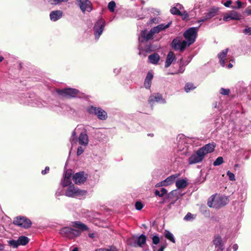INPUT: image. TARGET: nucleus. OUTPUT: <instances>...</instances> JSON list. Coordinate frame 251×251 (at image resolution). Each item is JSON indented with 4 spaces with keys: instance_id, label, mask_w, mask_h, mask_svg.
I'll return each mask as SVG.
<instances>
[{
    "instance_id": "nucleus-1",
    "label": "nucleus",
    "mask_w": 251,
    "mask_h": 251,
    "mask_svg": "<svg viewBox=\"0 0 251 251\" xmlns=\"http://www.w3.org/2000/svg\"><path fill=\"white\" fill-rule=\"evenodd\" d=\"M72 226L78 229H75L69 226H64L59 230V234L64 237L73 239L78 237L81 234V231H85L88 229L85 224L80 221L74 222Z\"/></svg>"
},
{
    "instance_id": "nucleus-2",
    "label": "nucleus",
    "mask_w": 251,
    "mask_h": 251,
    "mask_svg": "<svg viewBox=\"0 0 251 251\" xmlns=\"http://www.w3.org/2000/svg\"><path fill=\"white\" fill-rule=\"evenodd\" d=\"M56 93L59 96L69 99L78 98L80 99H83L86 100H89V99L91 98V96L87 95L80 92L77 89L70 87L65 88L62 89H57Z\"/></svg>"
},
{
    "instance_id": "nucleus-3",
    "label": "nucleus",
    "mask_w": 251,
    "mask_h": 251,
    "mask_svg": "<svg viewBox=\"0 0 251 251\" xmlns=\"http://www.w3.org/2000/svg\"><path fill=\"white\" fill-rule=\"evenodd\" d=\"M21 102L32 107L41 108L44 106L41 100L37 98L35 94L33 92L24 93L22 96Z\"/></svg>"
},
{
    "instance_id": "nucleus-4",
    "label": "nucleus",
    "mask_w": 251,
    "mask_h": 251,
    "mask_svg": "<svg viewBox=\"0 0 251 251\" xmlns=\"http://www.w3.org/2000/svg\"><path fill=\"white\" fill-rule=\"evenodd\" d=\"M229 201L228 198L225 196H211L208 200L207 205L210 207L220 208L226 205Z\"/></svg>"
},
{
    "instance_id": "nucleus-5",
    "label": "nucleus",
    "mask_w": 251,
    "mask_h": 251,
    "mask_svg": "<svg viewBox=\"0 0 251 251\" xmlns=\"http://www.w3.org/2000/svg\"><path fill=\"white\" fill-rule=\"evenodd\" d=\"M105 21L102 17H100L95 22L93 27V34L95 37V39L97 41L101 35L102 34L105 26Z\"/></svg>"
},
{
    "instance_id": "nucleus-6",
    "label": "nucleus",
    "mask_w": 251,
    "mask_h": 251,
    "mask_svg": "<svg viewBox=\"0 0 251 251\" xmlns=\"http://www.w3.org/2000/svg\"><path fill=\"white\" fill-rule=\"evenodd\" d=\"M86 111L89 114L96 116L100 120H105L107 117V113L100 107L89 105L86 108Z\"/></svg>"
},
{
    "instance_id": "nucleus-7",
    "label": "nucleus",
    "mask_w": 251,
    "mask_h": 251,
    "mask_svg": "<svg viewBox=\"0 0 251 251\" xmlns=\"http://www.w3.org/2000/svg\"><path fill=\"white\" fill-rule=\"evenodd\" d=\"M199 27H193L188 28L183 33V36L188 42V46L194 43L196 40Z\"/></svg>"
},
{
    "instance_id": "nucleus-8",
    "label": "nucleus",
    "mask_w": 251,
    "mask_h": 251,
    "mask_svg": "<svg viewBox=\"0 0 251 251\" xmlns=\"http://www.w3.org/2000/svg\"><path fill=\"white\" fill-rule=\"evenodd\" d=\"M87 193L86 190L80 189L72 184L67 188L65 192V195L68 197H75L85 195Z\"/></svg>"
},
{
    "instance_id": "nucleus-9",
    "label": "nucleus",
    "mask_w": 251,
    "mask_h": 251,
    "mask_svg": "<svg viewBox=\"0 0 251 251\" xmlns=\"http://www.w3.org/2000/svg\"><path fill=\"white\" fill-rule=\"evenodd\" d=\"M13 224L19 227L27 229L31 227L32 222L29 219L26 217L19 216L14 218Z\"/></svg>"
},
{
    "instance_id": "nucleus-10",
    "label": "nucleus",
    "mask_w": 251,
    "mask_h": 251,
    "mask_svg": "<svg viewBox=\"0 0 251 251\" xmlns=\"http://www.w3.org/2000/svg\"><path fill=\"white\" fill-rule=\"evenodd\" d=\"M76 2L83 13L86 11L90 12L92 10V3L89 0H76Z\"/></svg>"
},
{
    "instance_id": "nucleus-11",
    "label": "nucleus",
    "mask_w": 251,
    "mask_h": 251,
    "mask_svg": "<svg viewBox=\"0 0 251 251\" xmlns=\"http://www.w3.org/2000/svg\"><path fill=\"white\" fill-rule=\"evenodd\" d=\"M88 177V174L84 171L76 173L73 176V180L76 184H80L85 182Z\"/></svg>"
},
{
    "instance_id": "nucleus-12",
    "label": "nucleus",
    "mask_w": 251,
    "mask_h": 251,
    "mask_svg": "<svg viewBox=\"0 0 251 251\" xmlns=\"http://www.w3.org/2000/svg\"><path fill=\"white\" fill-rule=\"evenodd\" d=\"M204 157L203 154L198 150L195 153L193 154L188 158V163L189 164L200 163L203 160Z\"/></svg>"
},
{
    "instance_id": "nucleus-13",
    "label": "nucleus",
    "mask_w": 251,
    "mask_h": 251,
    "mask_svg": "<svg viewBox=\"0 0 251 251\" xmlns=\"http://www.w3.org/2000/svg\"><path fill=\"white\" fill-rule=\"evenodd\" d=\"M219 11V8L213 7L209 9L208 11L204 14V16L202 17L201 22H205L208 19H210L212 17L216 16Z\"/></svg>"
},
{
    "instance_id": "nucleus-14",
    "label": "nucleus",
    "mask_w": 251,
    "mask_h": 251,
    "mask_svg": "<svg viewBox=\"0 0 251 251\" xmlns=\"http://www.w3.org/2000/svg\"><path fill=\"white\" fill-rule=\"evenodd\" d=\"M79 144L82 146H87L89 142L88 136L87 131L85 129L80 133L78 138L77 139Z\"/></svg>"
},
{
    "instance_id": "nucleus-15",
    "label": "nucleus",
    "mask_w": 251,
    "mask_h": 251,
    "mask_svg": "<svg viewBox=\"0 0 251 251\" xmlns=\"http://www.w3.org/2000/svg\"><path fill=\"white\" fill-rule=\"evenodd\" d=\"M242 18V15L234 11H231L229 14L225 15L223 20L225 21H229L230 20H240Z\"/></svg>"
},
{
    "instance_id": "nucleus-16",
    "label": "nucleus",
    "mask_w": 251,
    "mask_h": 251,
    "mask_svg": "<svg viewBox=\"0 0 251 251\" xmlns=\"http://www.w3.org/2000/svg\"><path fill=\"white\" fill-rule=\"evenodd\" d=\"M148 101L151 104L154 103L155 102H160L163 103L166 102L165 100L163 99L162 95L159 93L154 94L151 96L149 99Z\"/></svg>"
},
{
    "instance_id": "nucleus-17",
    "label": "nucleus",
    "mask_w": 251,
    "mask_h": 251,
    "mask_svg": "<svg viewBox=\"0 0 251 251\" xmlns=\"http://www.w3.org/2000/svg\"><path fill=\"white\" fill-rule=\"evenodd\" d=\"M215 146L216 145L214 143H209L199 150L205 156L206 154L213 152L215 150Z\"/></svg>"
},
{
    "instance_id": "nucleus-18",
    "label": "nucleus",
    "mask_w": 251,
    "mask_h": 251,
    "mask_svg": "<svg viewBox=\"0 0 251 251\" xmlns=\"http://www.w3.org/2000/svg\"><path fill=\"white\" fill-rule=\"evenodd\" d=\"M63 12L60 10L52 11L50 14V18L51 21L56 22L62 18Z\"/></svg>"
},
{
    "instance_id": "nucleus-19",
    "label": "nucleus",
    "mask_w": 251,
    "mask_h": 251,
    "mask_svg": "<svg viewBox=\"0 0 251 251\" xmlns=\"http://www.w3.org/2000/svg\"><path fill=\"white\" fill-rule=\"evenodd\" d=\"M179 176V174H176L168 177L166 179L160 182L161 185L166 186L172 184Z\"/></svg>"
},
{
    "instance_id": "nucleus-20",
    "label": "nucleus",
    "mask_w": 251,
    "mask_h": 251,
    "mask_svg": "<svg viewBox=\"0 0 251 251\" xmlns=\"http://www.w3.org/2000/svg\"><path fill=\"white\" fill-rule=\"evenodd\" d=\"M153 35L151 31L148 32L147 30H144L141 32V42L148 41L152 39Z\"/></svg>"
},
{
    "instance_id": "nucleus-21",
    "label": "nucleus",
    "mask_w": 251,
    "mask_h": 251,
    "mask_svg": "<svg viewBox=\"0 0 251 251\" xmlns=\"http://www.w3.org/2000/svg\"><path fill=\"white\" fill-rule=\"evenodd\" d=\"M175 58L176 57L174 52L172 51H169L166 59L165 68L169 67Z\"/></svg>"
},
{
    "instance_id": "nucleus-22",
    "label": "nucleus",
    "mask_w": 251,
    "mask_h": 251,
    "mask_svg": "<svg viewBox=\"0 0 251 251\" xmlns=\"http://www.w3.org/2000/svg\"><path fill=\"white\" fill-rule=\"evenodd\" d=\"M153 75L149 72L147 74V75L146 77L145 81H144V86L146 88L150 89L151 84V80L153 78Z\"/></svg>"
},
{
    "instance_id": "nucleus-23",
    "label": "nucleus",
    "mask_w": 251,
    "mask_h": 251,
    "mask_svg": "<svg viewBox=\"0 0 251 251\" xmlns=\"http://www.w3.org/2000/svg\"><path fill=\"white\" fill-rule=\"evenodd\" d=\"M180 194L177 191V190H173L170 192L169 194H166V197L168 199V201H170L171 200L175 199L176 200H178L179 198Z\"/></svg>"
},
{
    "instance_id": "nucleus-24",
    "label": "nucleus",
    "mask_w": 251,
    "mask_h": 251,
    "mask_svg": "<svg viewBox=\"0 0 251 251\" xmlns=\"http://www.w3.org/2000/svg\"><path fill=\"white\" fill-rule=\"evenodd\" d=\"M148 59L150 62L153 64H157L160 60V56L157 53H154L149 56Z\"/></svg>"
},
{
    "instance_id": "nucleus-25",
    "label": "nucleus",
    "mask_w": 251,
    "mask_h": 251,
    "mask_svg": "<svg viewBox=\"0 0 251 251\" xmlns=\"http://www.w3.org/2000/svg\"><path fill=\"white\" fill-rule=\"evenodd\" d=\"M188 185V183L187 181L183 179L178 180L176 182V185L179 189L185 188Z\"/></svg>"
},
{
    "instance_id": "nucleus-26",
    "label": "nucleus",
    "mask_w": 251,
    "mask_h": 251,
    "mask_svg": "<svg viewBox=\"0 0 251 251\" xmlns=\"http://www.w3.org/2000/svg\"><path fill=\"white\" fill-rule=\"evenodd\" d=\"M180 44L181 41L180 40L177 38L174 39L172 42V48L176 50H180L181 51Z\"/></svg>"
},
{
    "instance_id": "nucleus-27",
    "label": "nucleus",
    "mask_w": 251,
    "mask_h": 251,
    "mask_svg": "<svg viewBox=\"0 0 251 251\" xmlns=\"http://www.w3.org/2000/svg\"><path fill=\"white\" fill-rule=\"evenodd\" d=\"M29 241L28 238L25 236H21L18 239L19 246H25L29 242Z\"/></svg>"
},
{
    "instance_id": "nucleus-28",
    "label": "nucleus",
    "mask_w": 251,
    "mask_h": 251,
    "mask_svg": "<svg viewBox=\"0 0 251 251\" xmlns=\"http://www.w3.org/2000/svg\"><path fill=\"white\" fill-rule=\"evenodd\" d=\"M227 51L228 49H226L218 54V57L220 59V63L223 66H225V60H224V58H225L226 56L227 53Z\"/></svg>"
},
{
    "instance_id": "nucleus-29",
    "label": "nucleus",
    "mask_w": 251,
    "mask_h": 251,
    "mask_svg": "<svg viewBox=\"0 0 251 251\" xmlns=\"http://www.w3.org/2000/svg\"><path fill=\"white\" fill-rule=\"evenodd\" d=\"M222 242L223 240L221 236L217 235L214 236L213 243L216 247L222 245Z\"/></svg>"
},
{
    "instance_id": "nucleus-30",
    "label": "nucleus",
    "mask_w": 251,
    "mask_h": 251,
    "mask_svg": "<svg viewBox=\"0 0 251 251\" xmlns=\"http://www.w3.org/2000/svg\"><path fill=\"white\" fill-rule=\"evenodd\" d=\"M146 236L144 234H141L138 238L137 244L139 247H142L146 242Z\"/></svg>"
},
{
    "instance_id": "nucleus-31",
    "label": "nucleus",
    "mask_w": 251,
    "mask_h": 251,
    "mask_svg": "<svg viewBox=\"0 0 251 251\" xmlns=\"http://www.w3.org/2000/svg\"><path fill=\"white\" fill-rule=\"evenodd\" d=\"M167 194V190L164 188H162L161 189L160 192L158 190H155L154 191V195L155 196H158L160 198L164 197L165 195Z\"/></svg>"
},
{
    "instance_id": "nucleus-32",
    "label": "nucleus",
    "mask_w": 251,
    "mask_h": 251,
    "mask_svg": "<svg viewBox=\"0 0 251 251\" xmlns=\"http://www.w3.org/2000/svg\"><path fill=\"white\" fill-rule=\"evenodd\" d=\"M184 70H185V67H184V64H183V59L181 58V59H180V60L179 61V67L178 72L175 73H171V74L174 75V74H177L178 73H183L184 72Z\"/></svg>"
},
{
    "instance_id": "nucleus-33",
    "label": "nucleus",
    "mask_w": 251,
    "mask_h": 251,
    "mask_svg": "<svg viewBox=\"0 0 251 251\" xmlns=\"http://www.w3.org/2000/svg\"><path fill=\"white\" fill-rule=\"evenodd\" d=\"M61 185L63 187L69 186L72 184L71 179L70 178H66L63 177V179L61 180Z\"/></svg>"
},
{
    "instance_id": "nucleus-34",
    "label": "nucleus",
    "mask_w": 251,
    "mask_h": 251,
    "mask_svg": "<svg viewBox=\"0 0 251 251\" xmlns=\"http://www.w3.org/2000/svg\"><path fill=\"white\" fill-rule=\"evenodd\" d=\"M165 238L169 240L173 243H175V239H174L173 234L169 231H165L164 234Z\"/></svg>"
},
{
    "instance_id": "nucleus-35",
    "label": "nucleus",
    "mask_w": 251,
    "mask_h": 251,
    "mask_svg": "<svg viewBox=\"0 0 251 251\" xmlns=\"http://www.w3.org/2000/svg\"><path fill=\"white\" fill-rule=\"evenodd\" d=\"M77 137L76 135V132L74 130L72 133V136L70 139V142L72 144H75L77 142Z\"/></svg>"
},
{
    "instance_id": "nucleus-36",
    "label": "nucleus",
    "mask_w": 251,
    "mask_h": 251,
    "mask_svg": "<svg viewBox=\"0 0 251 251\" xmlns=\"http://www.w3.org/2000/svg\"><path fill=\"white\" fill-rule=\"evenodd\" d=\"M8 245L13 248H17L19 246V243L17 240L11 239L8 241Z\"/></svg>"
},
{
    "instance_id": "nucleus-37",
    "label": "nucleus",
    "mask_w": 251,
    "mask_h": 251,
    "mask_svg": "<svg viewBox=\"0 0 251 251\" xmlns=\"http://www.w3.org/2000/svg\"><path fill=\"white\" fill-rule=\"evenodd\" d=\"M196 88V87L194 86V85L192 83H187L184 87L185 91L186 92H189L190 90H194Z\"/></svg>"
},
{
    "instance_id": "nucleus-38",
    "label": "nucleus",
    "mask_w": 251,
    "mask_h": 251,
    "mask_svg": "<svg viewBox=\"0 0 251 251\" xmlns=\"http://www.w3.org/2000/svg\"><path fill=\"white\" fill-rule=\"evenodd\" d=\"M170 12L171 14L179 16V15H181V12L176 7H173L170 9Z\"/></svg>"
},
{
    "instance_id": "nucleus-39",
    "label": "nucleus",
    "mask_w": 251,
    "mask_h": 251,
    "mask_svg": "<svg viewBox=\"0 0 251 251\" xmlns=\"http://www.w3.org/2000/svg\"><path fill=\"white\" fill-rule=\"evenodd\" d=\"M224 162L223 158L221 156L218 157L213 163V165L219 166L221 165Z\"/></svg>"
},
{
    "instance_id": "nucleus-40",
    "label": "nucleus",
    "mask_w": 251,
    "mask_h": 251,
    "mask_svg": "<svg viewBox=\"0 0 251 251\" xmlns=\"http://www.w3.org/2000/svg\"><path fill=\"white\" fill-rule=\"evenodd\" d=\"M73 172L72 170H67L64 174V177L66 178H71V177L73 175Z\"/></svg>"
},
{
    "instance_id": "nucleus-41",
    "label": "nucleus",
    "mask_w": 251,
    "mask_h": 251,
    "mask_svg": "<svg viewBox=\"0 0 251 251\" xmlns=\"http://www.w3.org/2000/svg\"><path fill=\"white\" fill-rule=\"evenodd\" d=\"M171 24H172V23L170 22L167 25H164V24L159 25H158V28H159L160 30L161 31V30H163L165 29L168 28L170 26Z\"/></svg>"
},
{
    "instance_id": "nucleus-42",
    "label": "nucleus",
    "mask_w": 251,
    "mask_h": 251,
    "mask_svg": "<svg viewBox=\"0 0 251 251\" xmlns=\"http://www.w3.org/2000/svg\"><path fill=\"white\" fill-rule=\"evenodd\" d=\"M230 90L229 89H225L224 88H221L220 93L223 95H228L229 93Z\"/></svg>"
},
{
    "instance_id": "nucleus-43",
    "label": "nucleus",
    "mask_w": 251,
    "mask_h": 251,
    "mask_svg": "<svg viewBox=\"0 0 251 251\" xmlns=\"http://www.w3.org/2000/svg\"><path fill=\"white\" fill-rule=\"evenodd\" d=\"M143 204L139 201L136 202L135 204V208L138 210H141L143 208Z\"/></svg>"
},
{
    "instance_id": "nucleus-44",
    "label": "nucleus",
    "mask_w": 251,
    "mask_h": 251,
    "mask_svg": "<svg viewBox=\"0 0 251 251\" xmlns=\"http://www.w3.org/2000/svg\"><path fill=\"white\" fill-rule=\"evenodd\" d=\"M152 243L154 245H157L160 242V238L158 236L154 235L152 238Z\"/></svg>"
},
{
    "instance_id": "nucleus-45",
    "label": "nucleus",
    "mask_w": 251,
    "mask_h": 251,
    "mask_svg": "<svg viewBox=\"0 0 251 251\" xmlns=\"http://www.w3.org/2000/svg\"><path fill=\"white\" fill-rule=\"evenodd\" d=\"M187 46H188V42L187 41L184 40L182 42H181V44H180L181 51H183Z\"/></svg>"
},
{
    "instance_id": "nucleus-46",
    "label": "nucleus",
    "mask_w": 251,
    "mask_h": 251,
    "mask_svg": "<svg viewBox=\"0 0 251 251\" xmlns=\"http://www.w3.org/2000/svg\"><path fill=\"white\" fill-rule=\"evenodd\" d=\"M179 16L182 17L183 20H187L189 17L188 13L186 11L181 12V15H179Z\"/></svg>"
},
{
    "instance_id": "nucleus-47",
    "label": "nucleus",
    "mask_w": 251,
    "mask_h": 251,
    "mask_svg": "<svg viewBox=\"0 0 251 251\" xmlns=\"http://www.w3.org/2000/svg\"><path fill=\"white\" fill-rule=\"evenodd\" d=\"M227 176H228L230 180L234 181L235 180L234 175L229 171H227Z\"/></svg>"
},
{
    "instance_id": "nucleus-48",
    "label": "nucleus",
    "mask_w": 251,
    "mask_h": 251,
    "mask_svg": "<svg viewBox=\"0 0 251 251\" xmlns=\"http://www.w3.org/2000/svg\"><path fill=\"white\" fill-rule=\"evenodd\" d=\"M237 6H232L231 7L233 9H240L241 8L242 5V2L239 0H237L236 2Z\"/></svg>"
},
{
    "instance_id": "nucleus-49",
    "label": "nucleus",
    "mask_w": 251,
    "mask_h": 251,
    "mask_svg": "<svg viewBox=\"0 0 251 251\" xmlns=\"http://www.w3.org/2000/svg\"><path fill=\"white\" fill-rule=\"evenodd\" d=\"M150 31L152 33L153 35H154L155 33H158L161 31L159 29V28H158V25L151 28Z\"/></svg>"
},
{
    "instance_id": "nucleus-50",
    "label": "nucleus",
    "mask_w": 251,
    "mask_h": 251,
    "mask_svg": "<svg viewBox=\"0 0 251 251\" xmlns=\"http://www.w3.org/2000/svg\"><path fill=\"white\" fill-rule=\"evenodd\" d=\"M193 215L191 213H188L184 217V219L186 221H189L193 219Z\"/></svg>"
},
{
    "instance_id": "nucleus-51",
    "label": "nucleus",
    "mask_w": 251,
    "mask_h": 251,
    "mask_svg": "<svg viewBox=\"0 0 251 251\" xmlns=\"http://www.w3.org/2000/svg\"><path fill=\"white\" fill-rule=\"evenodd\" d=\"M84 151V149L81 147H78L77 149L76 154L77 156L80 155Z\"/></svg>"
},
{
    "instance_id": "nucleus-52",
    "label": "nucleus",
    "mask_w": 251,
    "mask_h": 251,
    "mask_svg": "<svg viewBox=\"0 0 251 251\" xmlns=\"http://www.w3.org/2000/svg\"><path fill=\"white\" fill-rule=\"evenodd\" d=\"M243 32L249 35H251V27H248L244 29Z\"/></svg>"
},
{
    "instance_id": "nucleus-53",
    "label": "nucleus",
    "mask_w": 251,
    "mask_h": 251,
    "mask_svg": "<svg viewBox=\"0 0 251 251\" xmlns=\"http://www.w3.org/2000/svg\"><path fill=\"white\" fill-rule=\"evenodd\" d=\"M116 6V3L114 1H111V12H113Z\"/></svg>"
},
{
    "instance_id": "nucleus-54",
    "label": "nucleus",
    "mask_w": 251,
    "mask_h": 251,
    "mask_svg": "<svg viewBox=\"0 0 251 251\" xmlns=\"http://www.w3.org/2000/svg\"><path fill=\"white\" fill-rule=\"evenodd\" d=\"M50 171V167L48 166H47L45 167V169L44 170H42L41 172V174L43 175H45L47 174L48 173H49Z\"/></svg>"
},
{
    "instance_id": "nucleus-55",
    "label": "nucleus",
    "mask_w": 251,
    "mask_h": 251,
    "mask_svg": "<svg viewBox=\"0 0 251 251\" xmlns=\"http://www.w3.org/2000/svg\"><path fill=\"white\" fill-rule=\"evenodd\" d=\"M50 2L52 4H57L59 3H60V1L59 0H50Z\"/></svg>"
},
{
    "instance_id": "nucleus-56",
    "label": "nucleus",
    "mask_w": 251,
    "mask_h": 251,
    "mask_svg": "<svg viewBox=\"0 0 251 251\" xmlns=\"http://www.w3.org/2000/svg\"><path fill=\"white\" fill-rule=\"evenodd\" d=\"M232 3V1L230 0H227L225 3H224V5L226 7H228Z\"/></svg>"
},
{
    "instance_id": "nucleus-57",
    "label": "nucleus",
    "mask_w": 251,
    "mask_h": 251,
    "mask_svg": "<svg viewBox=\"0 0 251 251\" xmlns=\"http://www.w3.org/2000/svg\"><path fill=\"white\" fill-rule=\"evenodd\" d=\"M169 201H168V199L167 198L166 196H165L164 198L163 201H160L159 203L160 204H163V203H164L165 202H169Z\"/></svg>"
},
{
    "instance_id": "nucleus-58",
    "label": "nucleus",
    "mask_w": 251,
    "mask_h": 251,
    "mask_svg": "<svg viewBox=\"0 0 251 251\" xmlns=\"http://www.w3.org/2000/svg\"><path fill=\"white\" fill-rule=\"evenodd\" d=\"M166 247V246L165 245H162L157 251H164Z\"/></svg>"
},
{
    "instance_id": "nucleus-59",
    "label": "nucleus",
    "mask_w": 251,
    "mask_h": 251,
    "mask_svg": "<svg viewBox=\"0 0 251 251\" xmlns=\"http://www.w3.org/2000/svg\"><path fill=\"white\" fill-rule=\"evenodd\" d=\"M95 251H110V249H103L100 248L97 249Z\"/></svg>"
},
{
    "instance_id": "nucleus-60",
    "label": "nucleus",
    "mask_w": 251,
    "mask_h": 251,
    "mask_svg": "<svg viewBox=\"0 0 251 251\" xmlns=\"http://www.w3.org/2000/svg\"><path fill=\"white\" fill-rule=\"evenodd\" d=\"M88 236L91 239H93L95 237V234L94 233H89L88 234Z\"/></svg>"
},
{
    "instance_id": "nucleus-61",
    "label": "nucleus",
    "mask_w": 251,
    "mask_h": 251,
    "mask_svg": "<svg viewBox=\"0 0 251 251\" xmlns=\"http://www.w3.org/2000/svg\"><path fill=\"white\" fill-rule=\"evenodd\" d=\"M111 251H119V250L113 246H111Z\"/></svg>"
},
{
    "instance_id": "nucleus-62",
    "label": "nucleus",
    "mask_w": 251,
    "mask_h": 251,
    "mask_svg": "<svg viewBox=\"0 0 251 251\" xmlns=\"http://www.w3.org/2000/svg\"><path fill=\"white\" fill-rule=\"evenodd\" d=\"M177 200H176V199H173V200H171V202L170 203L172 205H174L176 202L177 201Z\"/></svg>"
},
{
    "instance_id": "nucleus-63",
    "label": "nucleus",
    "mask_w": 251,
    "mask_h": 251,
    "mask_svg": "<svg viewBox=\"0 0 251 251\" xmlns=\"http://www.w3.org/2000/svg\"><path fill=\"white\" fill-rule=\"evenodd\" d=\"M246 13L248 15H251V9H247L246 10Z\"/></svg>"
},
{
    "instance_id": "nucleus-64",
    "label": "nucleus",
    "mask_w": 251,
    "mask_h": 251,
    "mask_svg": "<svg viewBox=\"0 0 251 251\" xmlns=\"http://www.w3.org/2000/svg\"><path fill=\"white\" fill-rule=\"evenodd\" d=\"M72 251H78V249L77 248H74Z\"/></svg>"
}]
</instances>
